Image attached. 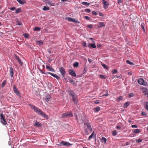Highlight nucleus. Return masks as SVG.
Instances as JSON below:
<instances>
[{
	"label": "nucleus",
	"instance_id": "nucleus-1",
	"mask_svg": "<svg viewBox=\"0 0 148 148\" xmlns=\"http://www.w3.org/2000/svg\"><path fill=\"white\" fill-rule=\"evenodd\" d=\"M29 106L32 109L34 110V112L38 113L39 115L43 117L44 118H48L47 116L45 113L36 107L31 104H29Z\"/></svg>",
	"mask_w": 148,
	"mask_h": 148
},
{
	"label": "nucleus",
	"instance_id": "nucleus-2",
	"mask_svg": "<svg viewBox=\"0 0 148 148\" xmlns=\"http://www.w3.org/2000/svg\"><path fill=\"white\" fill-rule=\"evenodd\" d=\"M84 131L86 135H88L92 131L91 125L88 123H84Z\"/></svg>",
	"mask_w": 148,
	"mask_h": 148
},
{
	"label": "nucleus",
	"instance_id": "nucleus-3",
	"mask_svg": "<svg viewBox=\"0 0 148 148\" xmlns=\"http://www.w3.org/2000/svg\"><path fill=\"white\" fill-rule=\"evenodd\" d=\"M70 95H71L73 98V102L77 104L78 103V100L77 96L73 91H70Z\"/></svg>",
	"mask_w": 148,
	"mask_h": 148
},
{
	"label": "nucleus",
	"instance_id": "nucleus-4",
	"mask_svg": "<svg viewBox=\"0 0 148 148\" xmlns=\"http://www.w3.org/2000/svg\"><path fill=\"white\" fill-rule=\"evenodd\" d=\"M0 121L3 125H6L7 124V121H6L5 117L2 113H0Z\"/></svg>",
	"mask_w": 148,
	"mask_h": 148
},
{
	"label": "nucleus",
	"instance_id": "nucleus-5",
	"mask_svg": "<svg viewBox=\"0 0 148 148\" xmlns=\"http://www.w3.org/2000/svg\"><path fill=\"white\" fill-rule=\"evenodd\" d=\"M102 3L103 5V8L105 9H107L109 5V3L105 0H102Z\"/></svg>",
	"mask_w": 148,
	"mask_h": 148
},
{
	"label": "nucleus",
	"instance_id": "nucleus-6",
	"mask_svg": "<svg viewBox=\"0 0 148 148\" xmlns=\"http://www.w3.org/2000/svg\"><path fill=\"white\" fill-rule=\"evenodd\" d=\"M57 145L58 146L64 145L67 146H69L71 145V144L69 142L62 141L60 142V144H58Z\"/></svg>",
	"mask_w": 148,
	"mask_h": 148
},
{
	"label": "nucleus",
	"instance_id": "nucleus-7",
	"mask_svg": "<svg viewBox=\"0 0 148 148\" xmlns=\"http://www.w3.org/2000/svg\"><path fill=\"white\" fill-rule=\"evenodd\" d=\"M13 90L14 93L16 94L18 96H20V94L18 91L17 88L16 87L15 85H14L13 86Z\"/></svg>",
	"mask_w": 148,
	"mask_h": 148
},
{
	"label": "nucleus",
	"instance_id": "nucleus-8",
	"mask_svg": "<svg viewBox=\"0 0 148 148\" xmlns=\"http://www.w3.org/2000/svg\"><path fill=\"white\" fill-rule=\"evenodd\" d=\"M72 116L73 114H72V113L71 112L64 113L62 115V116L64 118L70 116L72 117Z\"/></svg>",
	"mask_w": 148,
	"mask_h": 148
},
{
	"label": "nucleus",
	"instance_id": "nucleus-9",
	"mask_svg": "<svg viewBox=\"0 0 148 148\" xmlns=\"http://www.w3.org/2000/svg\"><path fill=\"white\" fill-rule=\"evenodd\" d=\"M65 19L67 21H69L74 22L75 23H79V22L77 20H75L74 18H71L70 17H66Z\"/></svg>",
	"mask_w": 148,
	"mask_h": 148
},
{
	"label": "nucleus",
	"instance_id": "nucleus-10",
	"mask_svg": "<svg viewBox=\"0 0 148 148\" xmlns=\"http://www.w3.org/2000/svg\"><path fill=\"white\" fill-rule=\"evenodd\" d=\"M42 73L45 74H50L51 76L56 78L57 79H58L60 77H59L58 75H57L56 74H54L53 73H50V72H46V73H45L44 72Z\"/></svg>",
	"mask_w": 148,
	"mask_h": 148
},
{
	"label": "nucleus",
	"instance_id": "nucleus-11",
	"mask_svg": "<svg viewBox=\"0 0 148 148\" xmlns=\"http://www.w3.org/2000/svg\"><path fill=\"white\" fill-rule=\"evenodd\" d=\"M59 70L62 76L64 77L65 75L66 71L64 68L62 67H60L59 69Z\"/></svg>",
	"mask_w": 148,
	"mask_h": 148
},
{
	"label": "nucleus",
	"instance_id": "nucleus-12",
	"mask_svg": "<svg viewBox=\"0 0 148 148\" xmlns=\"http://www.w3.org/2000/svg\"><path fill=\"white\" fill-rule=\"evenodd\" d=\"M46 69L49 71H52L53 72H55V71L54 69L50 65H46Z\"/></svg>",
	"mask_w": 148,
	"mask_h": 148
},
{
	"label": "nucleus",
	"instance_id": "nucleus-13",
	"mask_svg": "<svg viewBox=\"0 0 148 148\" xmlns=\"http://www.w3.org/2000/svg\"><path fill=\"white\" fill-rule=\"evenodd\" d=\"M69 73L70 75L74 77L76 76V74L75 71L73 70H69Z\"/></svg>",
	"mask_w": 148,
	"mask_h": 148
},
{
	"label": "nucleus",
	"instance_id": "nucleus-14",
	"mask_svg": "<svg viewBox=\"0 0 148 148\" xmlns=\"http://www.w3.org/2000/svg\"><path fill=\"white\" fill-rule=\"evenodd\" d=\"M138 82L140 85H145V83L144 82V81L142 78H140L138 80Z\"/></svg>",
	"mask_w": 148,
	"mask_h": 148
},
{
	"label": "nucleus",
	"instance_id": "nucleus-15",
	"mask_svg": "<svg viewBox=\"0 0 148 148\" xmlns=\"http://www.w3.org/2000/svg\"><path fill=\"white\" fill-rule=\"evenodd\" d=\"M10 74L11 77H12L14 75V70L12 66H10Z\"/></svg>",
	"mask_w": 148,
	"mask_h": 148
},
{
	"label": "nucleus",
	"instance_id": "nucleus-16",
	"mask_svg": "<svg viewBox=\"0 0 148 148\" xmlns=\"http://www.w3.org/2000/svg\"><path fill=\"white\" fill-rule=\"evenodd\" d=\"M15 57L16 59L17 60H18V62H19V64L21 65H22V64H23V62L21 61V60L20 58L19 57V56H16V55H15Z\"/></svg>",
	"mask_w": 148,
	"mask_h": 148
},
{
	"label": "nucleus",
	"instance_id": "nucleus-17",
	"mask_svg": "<svg viewBox=\"0 0 148 148\" xmlns=\"http://www.w3.org/2000/svg\"><path fill=\"white\" fill-rule=\"evenodd\" d=\"M43 2L47 3L51 6H53L54 5V3L51 2V1L49 0H46L44 1Z\"/></svg>",
	"mask_w": 148,
	"mask_h": 148
},
{
	"label": "nucleus",
	"instance_id": "nucleus-18",
	"mask_svg": "<svg viewBox=\"0 0 148 148\" xmlns=\"http://www.w3.org/2000/svg\"><path fill=\"white\" fill-rule=\"evenodd\" d=\"M99 23L100 25L97 26V27L98 28H100L105 26V24L104 22H99Z\"/></svg>",
	"mask_w": 148,
	"mask_h": 148
},
{
	"label": "nucleus",
	"instance_id": "nucleus-19",
	"mask_svg": "<svg viewBox=\"0 0 148 148\" xmlns=\"http://www.w3.org/2000/svg\"><path fill=\"white\" fill-rule=\"evenodd\" d=\"M34 125L37 127H40L41 126V124L39 122L36 121L34 124Z\"/></svg>",
	"mask_w": 148,
	"mask_h": 148
},
{
	"label": "nucleus",
	"instance_id": "nucleus-20",
	"mask_svg": "<svg viewBox=\"0 0 148 148\" xmlns=\"http://www.w3.org/2000/svg\"><path fill=\"white\" fill-rule=\"evenodd\" d=\"M17 1L18 3L21 5L24 4L26 3L24 0H17Z\"/></svg>",
	"mask_w": 148,
	"mask_h": 148
},
{
	"label": "nucleus",
	"instance_id": "nucleus-21",
	"mask_svg": "<svg viewBox=\"0 0 148 148\" xmlns=\"http://www.w3.org/2000/svg\"><path fill=\"white\" fill-rule=\"evenodd\" d=\"M141 132V130L140 129H135L134 130L133 132L135 133H138Z\"/></svg>",
	"mask_w": 148,
	"mask_h": 148
},
{
	"label": "nucleus",
	"instance_id": "nucleus-22",
	"mask_svg": "<svg viewBox=\"0 0 148 148\" xmlns=\"http://www.w3.org/2000/svg\"><path fill=\"white\" fill-rule=\"evenodd\" d=\"M88 47L90 48H96V47L94 44H89L88 45Z\"/></svg>",
	"mask_w": 148,
	"mask_h": 148
},
{
	"label": "nucleus",
	"instance_id": "nucleus-23",
	"mask_svg": "<svg viewBox=\"0 0 148 148\" xmlns=\"http://www.w3.org/2000/svg\"><path fill=\"white\" fill-rule=\"evenodd\" d=\"M81 3L83 5L86 6H88L90 5V3H89L86 2H82Z\"/></svg>",
	"mask_w": 148,
	"mask_h": 148
},
{
	"label": "nucleus",
	"instance_id": "nucleus-24",
	"mask_svg": "<svg viewBox=\"0 0 148 148\" xmlns=\"http://www.w3.org/2000/svg\"><path fill=\"white\" fill-rule=\"evenodd\" d=\"M101 142H103L104 144H105L106 143L107 139L103 137L101 139Z\"/></svg>",
	"mask_w": 148,
	"mask_h": 148
},
{
	"label": "nucleus",
	"instance_id": "nucleus-25",
	"mask_svg": "<svg viewBox=\"0 0 148 148\" xmlns=\"http://www.w3.org/2000/svg\"><path fill=\"white\" fill-rule=\"evenodd\" d=\"M95 110L94 111L95 112H97L99 111L100 110V108L98 107L94 108Z\"/></svg>",
	"mask_w": 148,
	"mask_h": 148
},
{
	"label": "nucleus",
	"instance_id": "nucleus-26",
	"mask_svg": "<svg viewBox=\"0 0 148 148\" xmlns=\"http://www.w3.org/2000/svg\"><path fill=\"white\" fill-rule=\"evenodd\" d=\"M145 25V24L143 23H142L141 25V27L142 28V29H143V30L144 32H145V29L144 27Z\"/></svg>",
	"mask_w": 148,
	"mask_h": 148
},
{
	"label": "nucleus",
	"instance_id": "nucleus-27",
	"mask_svg": "<svg viewBox=\"0 0 148 148\" xmlns=\"http://www.w3.org/2000/svg\"><path fill=\"white\" fill-rule=\"evenodd\" d=\"M51 98V96L50 95H48L46 97L45 100L47 101L48 102L49 100V99Z\"/></svg>",
	"mask_w": 148,
	"mask_h": 148
},
{
	"label": "nucleus",
	"instance_id": "nucleus-28",
	"mask_svg": "<svg viewBox=\"0 0 148 148\" xmlns=\"http://www.w3.org/2000/svg\"><path fill=\"white\" fill-rule=\"evenodd\" d=\"M21 12V8H18L17 9L15 12L16 14H18Z\"/></svg>",
	"mask_w": 148,
	"mask_h": 148
},
{
	"label": "nucleus",
	"instance_id": "nucleus-29",
	"mask_svg": "<svg viewBox=\"0 0 148 148\" xmlns=\"http://www.w3.org/2000/svg\"><path fill=\"white\" fill-rule=\"evenodd\" d=\"M69 82L73 84L74 85L75 84V83L74 82V81L70 77H69Z\"/></svg>",
	"mask_w": 148,
	"mask_h": 148
},
{
	"label": "nucleus",
	"instance_id": "nucleus-30",
	"mask_svg": "<svg viewBox=\"0 0 148 148\" xmlns=\"http://www.w3.org/2000/svg\"><path fill=\"white\" fill-rule=\"evenodd\" d=\"M42 10L44 11L48 10H49V8L48 7H46L45 6H44Z\"/></svg>",
	"mask_w": 148,
	"mask_h": 148
},
{
	"label": "nucleus",
	"instance_id": "nucleus-31",
	"mask_svg": "<svg viewBox=\"0 0 148 148\" xmlns=\"http://www.w3.org/2000/svg\"><path fill=\"white\" fill-rule=\"evenodd\" d=\"M94 132H93L92 134L89 136L88 140H90L91 138H93L94 136Z\"/></svg>",
	"mask_w": 148,
	"mask_h": 148
},
{
	"label": "nucleus",
	"instance_id": "nucleus-32",
	"mask_svg": "<svg viewBox=\"0 0 148 148\" xmlns=\"http://www.w3.org/2000/svg\"><path fill=\"white\" fill-rule=\"evenodd\" d=\"M112 133L113 136H116L117 134V131L116 130L113 131L112 132Z\"/></svg>",
	"mask_w": 148,
	"mask_h": 148
},
{
	"label": "nucleus",
	"instance_id": "nucleus-33",
	"mask_svg": "<svg viewBox=\"0 0 148 148\" xmlns=\"http://www.w3.org/2000/svg\"><path fill=\"white\" fill-rule=\"evenodd\" d=\"M41 29V28L39 27H35L34 29V31H40Z\"/></svg>",
	"mask_w": 148,
	"mask_h": 148
},
{
	"label": "nucleus",
	"instance_id": "nucleus-34",
	"mask_svg": "<svg viewBox=\"0 0 148 148\" xmlns=\"http://www.w3.org/2000/svg\"><path fill=\"white\" fill-rule=\"evenodd\" d=\"M130 103L129 102L125 103L124 104V107L126 108L129 106Z\"/></svg>",
	"mask_w": 148,
	"mask_h": 148
},
{
	"label": "nucleus",
	"instance_id": "nucleus-35",
	"mask_svg": "<svg viewBox=\"0 0 148 148\" xmlns=\"http://www.w3.org/2000/svg\"><path fill=\"white\" fill-rule=\"evenodd\" d=\"M73 66L75 67H78L79 66V63L78 62H75L73 64Z\"/></svg>",
	"mask_w": 148,
	"mask_h": 148
},
{
	"label": "nucleus",
	"instance_id": "nucleus-36",
	"mask_svg": "<svg viewBox=\"0 0 148 148\" xmlns=\"http://www.w3.org/2000/svg\"><path fill=\"white\" fill-rule=\"evenodd\" d=\"M36 43L39 45H41L43 43V42L42 40H40V41H37L36 42Z\"/></svg>",
	"mask_w": 148,
	"mask_h": 148
},
{
	"label": "nucleus",
	"instance_id": "nucleus-37",
	"mask_svg": "<svg viewBox=\"0 0 148 148\" xmlns=\"http://www.w3.org/2000/svg\"><path fill=\"white\" fill-rule=\"evenodd\" d=\"M145 108L148 110V103L146 102L145 105Z\"/></svg>",
	"mask_w": 148,
	"mask_h": 148
},
{
	"label": "nucleus",
	"instance_id": "nucleus-38",
	"mask_svg": "<svg viewBox=\"0 0 148 148\" xmlns=\"http://www.w3.org/2000/svg\"><path fill=\"white\" fill-rule=\"evenodd\" d=\"M76 118L78 122H79H79L81 123H82L83 121L82 120V119H80V118L79 119V118L77 116H76Z\"/></svg>",
	"mask_w": 148,
	"mask_h": 148
},
{
	"label": "nucleus",
	"instance_id": "nucleus-39",
	"mask_svg": "<svg viewBox=\"0 0 148 148\" xmlns=\"http://www.w3.org/2000/svg\"><path fill=\"white\" fill-rule=\"evenodd\" d=\"M112 73L113 74H114L115 73H117V71L116 69H114L113 70H112L111 71Z\"/></svg>",
	"mask_w": 148,
	"mask_h": 148
},
{
	"label": "nucleus",
	"instance_id": "nucleus-40",
	"mask_svg": "<svg viewBox=\"0 0 148 148\" xmlns=\"http://www.w3.org/2000/svg\"><path fill=\"white\" fill-rule=\"evenodd\" d=\"M101 65L104 68L106 69H107L108 70V69L109 68L108 67H107V66L105 64H104L102 63L101 64Z\"/></svg>",
	"mask_w": 148,
	"mask_h": 148
},
{
	"label": "nucleus",
	"instance_id": "nucleus-41",
	"mask_svg": "<svg viewBox=\"0 0 148 148\" xmlns=\"http://www.w3.org/2000/svg\"><path fill=\"white\" fill-rule=\"evenodd\" d=\"M126 62L130 64V65H132L133 64V63L132 62H131L129 60H127L126 61Z\"/></svg>",
	"mask_w": 148,
	"mask_h": 148
},
{
	"label": "nucleus",
	"instance_id": "nucleus-42",
	"mask_svg": "<svg viewBox=\"0 0 148 148\" xmlns=\"http://www.w3.org/2000/svg\"><path fill=\"white\" fill-rule=\"evenodd\" d=\"M85 11L86 12L89 13L90 12L91 10L90 9H85Z\"/></svg>",
	"mask_w": 148,
	"mask_h": 148
},
{
	"label": "nucleus",
	"instance_id": "nucleus-43",
	"mask_svg": "<svg viewBox=\"0 0 148 148\" xmlns=\"http://www.w3.org/2000/svg\"><path fill=\"white\" fill-rule=\"evenodd\" d=\"M99 77L101 78L106 79V76L105 75H100Z\"/></svg>",
	"mask_w": 148,
	"mask_h": 148
},
{
	"label": "nucleus",
	"instance_id": "nucleus-44",
	"mask_svg": "<svg viewBox=\"0 0 148 148\" xmlns=\"http://www.w3.org/2000/svg\"><path fill=\"white\" fill-rule=\"evenodd\" d=\"M23 35L24 36V37L25 38H28L29 37V35L27 34H23Z\"/></svg>",
	"mask_w": 148,
	"mask_h": 148
},
{
	"label": "nucleus",
	"instance_id": "nucleus-45",
	"mask_svg": "<svg viewBox=\"0 0 148 148\" xmlns=\"http://www.w3.org/2000/svg\"><path fill=\"white\" fill-rule=\"evenodd\" d=\"M142 140H143L142 139H139L136 140V143H140V142H142Z\"/></svg>",
	"mask_w": 148,
	"mask_h": 148
},
{
	"label": "nucleus",
	"instance_id": "nucleus-46",
	"mask_svg": "<svg viewBox=\"0 0 148 148\" xmlns=\"http://www.w3.org/2000/svg\"><path fill=\"white\" fill-rule=\"evenodd\" d=\"M117 99H118L119 101H120L121 100L123 99V97L122 96H120L119 97H118L117 98Z\"/></svg>",
	"mask_w": 148,
	"mask_h": 148
},
{
	"label": "nucleus",
	"instance_id": "nucleus-47",
	"mask_svg": "<svg viewBox=\"0 0 148 148\" xmlns=\"http://www.w3.org/2000/svg\"><path fill=\"white\" fill-rule=\"evenodd\" d=\"M92 14H94L95 15H96L97 14V12L94 11L92 12Z\"/></svg>",
	"mask_w": 148,
	"mask_h": 148
},
{
	"label": "nucleus",
	"instance_id": "nucleus-48",
	"mask_svg": "<svg viewBox=\"0 0 148 148\" xmlns=\"http://www.w3.org/2000/svg\"><path fill=\"white\" fill-rule=\"evenodd\" d=\"M118 1V3L119 4L120 3H122L123 2V0H117Z\"/></svg>",
	"mask_w": 148,
	"mask_h": 148
},
{
	"label": "nucleus",
	"instance_id": "nucleus-49",
	"mask_svg": "<svg viewBox=\"0 0 148 148\" xmlns=\"http://www.w3.org/2000/svg\"><path fill=\"white\" fill-rule=\"evenodd\" d=\"M87 27L89 28H92L93 27V26L92 25L90 24L89 25H88L87 26Z\"/></svg>",
	"mask_w": 148,
	"mask_h": 148
},
{
	"label": "nucleus",
	"instance_id": "nucleus-50",
	"mask_svg": "<svg viewBox=\"0 0 148 148\" xmlns=\"http://www.w3.org/2000/svg\"><path fill=\"white\" fill-rule=\"evenodd\" d=\"M82 45L84 46V47H87L86 45V42H83L82 43Z\"/></svg>",
	"mask_w": 148,
	"mask_h": 148
},
{
	"label": "nucleus",
	"instance_id": "nucleus-51",
	"mask_svg": "<svg viewBox=\"0 0 148 148\" xmlns=\"http://www.w3.org/2000/svg\"><path fill=\"white\" fill-rule=\"evenodd\" d=\"M141 114L143 116H145L147 115L146 113L145 112H142Z\"/></svg>",
	"mask_w": 148,
	"mask_h": 148
},
{
	"label": "nucleus",
	"instance_id": "nucleus-52",
	"mask_svg": "<svg viewBox=\"0 0 148 148\" xmlns=\"http://www.w3.org/2000/svg\"><path fill=\"white\" fill-rule=\"evenodd\" d=\"M17 23H18V24H17V25H22L21 22L20 21H17Z\"/></svg>",
	"mask_w": 148,
	"mask_h": 148
},
{
	"label": "nucleus",
	"instance_id": "nucleus-53",
	"mask_svg": "<svg viewBox=\"0 0 148 148\" xmlns=\"http://www.w3.org/2000/svg\"><path fill=\"white\" fill-rule=\"evenodd\" d=\"M16 9L15 7H12L10 8V9L12 11L14 10H15Z\"/></svg>",
	"mask_w": 148,
	"mask_h": 148
},
{
	"label": "nucleus",
	"instance_id": "nucleus-54",
	"mask_svg": "<svg viewBox=\"0 0 148 148\" xmlns=\"http://www.w3.org/2000/svg\"><path fill=\"white\" fill-rule=\"evenodd\" d=\"M84 18L87 20H89L90 19V18L88 16H85Z\"/></svg>",
	"mask_w": 148,
	"mask_h": 148
},
{
	"label": "nucleus",
	"instance_id": "nucleus-55",
	"mask_svg": "<svg viewBox=\"0 0 148 148\" xmlns=\"http://www.w3.org/2000/svg\"><path fill=\"white\" fill-rule=\"evenodd\" d=\"M132 127L133 128H137L138 127L136 125H132Z\"/></svg>",
	"mask_w": 148,
	"mask_h": 148
},
{
	"label": "nucleus",
	"instance_id": "nucleus-56",
	"mask_svg": "<svg viewBox=\"0 0 148 148\" xmlns=\"http://www.w3.org/2000/svg\"><path fill=\"white\" fill-rule=\"evenodd\" d=\"M108 91L107 90V92H106V94H104L103 95V96H106H106H108Z\"/></svg>",
	"mask_w": 148,
	"mask_h": 148
},
{
	"label": "nucleus",
	"instance_id": "nucleus-57",
	"mask_svg": "<svg viewBox=\"0 0 148 148\" xmlns=\"http://www.w3.org/2000/svg\"><path fill=\"white\" fill-rule=\"evenodd\" d=\"M102 45L101 44H99L97 45V48H99Z\"/></svg>",
	"mask_w": 148,
	"mask_h": 148
},
{
	"label": "nucleus",
	"instance_id": "nucleus-58",
	"mask_svg": "<svg viewBox=\"0 0 148 148\" xmlns=\"http://www.w3.org/2000/svg\"><path fill=\"white\" fill-rule=\"evenodd\" d=\"M116 128L118 129H120L121 128V127L119 126H116Z\"/></svg>",
	"mask_w": 148,
	"mask_h": 148
},
{
	"label": "nucleus",
	"instance_id": "nucleus-59",
	"mask_svg": "<svg viewBox=\"0 0 148 148\" xmlns=\"http://www.w3.org/2000/svg\"><path fill=\"white\" fill-rule=\"evenodd\" d=\"M99 16H103V14L101 13V12L99 13Z\"/></svg>",
	"mask_w": 148,
	"mask_h": 148
},
{
	"label": "nucleus",
	"instance_id": "nucleus-60",
	"mask_svg": "<svg viewBox=\"0 0 148 148\" xmlns=\"http://www.w3.org/2000/svg\"><path fill=\"white\" fill-rule=\"evenodd\" d=\"M135 135L134 134H131L129 136L130 137H132L133 136H134Z\"/></svg>",
	"mask_w": 148,
	"mask_h": 148
},
{
	"label": "nucleus",
	"instance_id": "nucleus-61",
	"mask_svg": "<svg viewBox=\"0 0 148 148\" xmlns=\"http://www.w3.org/2000/svg\"><path fill=\"white\" fill-rule=\"evenodd\" d=\"M90 39L92 40V41L93 42L95 43V41L93 40V38H90Z\"/></svg>",
	"mask_w": 148,
	"mask_h": 148
},
{
	"label": "nucleus",
	"instance_id": "nucleus-62",
	"mask_svg": "<svg viewBox=\"0 0 148 148\" xmlns=\"http://www.w3.org/2000/svg\"><path fill=\"white\" fill-rule=\"evenodd\" d=\"M99 103V101L98 100H96L95 102V103L96 104H98Z\"/></svg>",
	"mask_w": 148,
	"mask_h": 148
},
{
	"label": "nucleus",
	"instance_id": "nucleus-63",
	"mask_svg": "<svg viewBox=\"0 0 148 148\" xmlns=\"http://www.w3.org/2000/svg\"><path fill=\"white\" fill-rule=\"evenodd\" d=\"M88 61L89 62H92V60H91L89 59L88 60Z\"/></svg>",
	"mask_w": 148,
	"mask_h": 148
},
{
	"label": "nucleus",
	"instance_id": "nucleus-64",
	"mask_svg": "<svg viewBox=\"0 0 148 148\" xmlns=\"http://www.w3.org/2000/svg\"><path fill=\"white\" fill-rule=\"evenodd\" d=\"M126 145H129L130 143L128 142H127V143H126Z\"/></svg>",
	"mask_w": 148,
	"mask_h": 148
}]
</instances>
